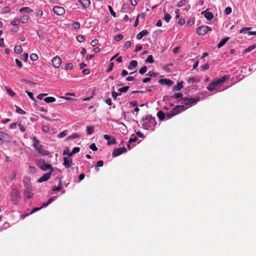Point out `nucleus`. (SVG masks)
I'll return each mask as SVG.
<instances>
[{"instance_id":"44","label":"nucleus","mask_w":256,"mask_h":256,"mask_svg":"<svg viewBox=\"0 0 256 256\" xmlns=\"http://www.w3.org/2000/svg\"><path fill=\"white\" fill-rule=\"evenodd\" d=\"M67 134H68L67 131L66 130H64L62 132H60L58 134V137L59 138H62L64 137L65 136H66Z\"/></svg>"},{"instance_id":"30","label":"nucleus","mask_w":256,"mask_h":256,"mask_svg":"<svg viewBox=\"0 0 256 256\" xmlns=\"http://www.w3.org/2000/svg\"><path fill=\"white\" fill-rule=\"evenodd\" d=\"M145 62L146 63L152 64L154 62L153 56L152 55L148 56Z\"/></svg>"},{"instance_id":"48","label":"nucleus","mask_w":256,"mask_h":256,"mask_svg":"<svg viewBox=\"0 0 256 256\" xmlns=\"http://www.w3.org/2000/svg\"><path fill=\"white\" fill-rule=\"evenodd\" d=\"M16 112L20 114H26V112L24 110H22L20 108H19L17 106H16Z\"/></svg>"},{"instance_id":"56","label":"nucleus","mask_w":256,"mask_h":256,"mask_svg":"<svg viewBox=\"0 0 256 256\" xmlns=\"http://www.w3.org/2000/svg\"><path fill=\"white\" fill-rule=\"evenodd\" d=\"M80 23L79 22H75L72 24V28L74 29H78L80 27Z\"/></svg>"},{"instance_id":"33","label":"nucleus","mask_w":256,"mask_h":256,"mask_svg":"<svg viewBox=\"0 0 256 256\" xmlns=\"http://www.w3.org/2000/svg\"><path fill=\"white\" fill-rule=\"evenodd\" d=\"M2 138L6 142H10L11 140V137H10L8 134H2Z\"/></svg>"},{"instance_id":"46","label":"nucleus","mask_w":256,"mask_h":256,"mask_svg":"<svg viewBox=\"0 0 256 256\" xmlns=\"http://www.w3.org/2000/svg\"><path fill=\"white\" fill-rule=\"evenodd\" d=\"M112 95L114 100H116L117 96H120L121 95V93H118L117 92H116L115 91H113L112 92Z\"/></svg>"},{"instance_id":"43","label":"nucleus","mask_w":256,"mask_h":256,"mask_svg":"<svg viewBox=\"0 0 256 256\" xmlns=\"http://www.w3.org/2000/svg\"><path fill=\"white\" fill-rule=\"evenodd\" d=\"M30 59L32 61H36L38 59V56L36 54H32L30 55Z\"/></svg>"},{"instance_id":"28","label":"nucleus","mask_w":256,"mask_h":256,"mask_svg":"<svg viewBox=\"0 0 256 256\" xmlns=\"http://www.w3.org/2000/svg\"><path fill=\"white\" fill-rule=\"evenodd\" d=\"M44 100L47 103L52 102L56 101V98L54 97L48 96L44 98Z\"/></svg>"},{"instance_id":"2","label":"nucleus","mask_w":256,"mask_h":256,"mask_svg":"<svg viewBox=\"0 0 256 256\" xmlns=\"http://www.w3.org/2000/svg\"><path fill=\"white\" fill-rule=\"evenodd\" d=\"M228 76H221L218 78H216L212 82H211L208 86H207V89L209 91H213L214 90L215 88L218 86H221L223 82H225V80L229 78Z\"/></svg>"},{"instance_id":"64","label":"nucleus","mask_w":256,"mask_h":256,"mask_svg":"<svg viewBox=\"0 0 256 256\" xmlns=\"http://www.w3.org/2000/svg\"><path fill=\"white\" fill-rule=\"evenodd\" d=\"M18 126L20 128V130L22 132H24L26 130L25 128L24 125L21 123L18 124Z\"/></svg>"},{"instance_id":"62","label":"nucleus","mask_w":256,"mask_h":256,"mask_svg":"<svg viewBox=\"0 0 256 256\" xmlns=\"http://www.w3.org/2000/svg\"><path fill=\"white\" fill-rule=\"evenodd\" d=\"M114 66V63L113 62H110L108 68L106 72H110V71H112V70Z\"/></svg>"},{"instance_id":"40","label":"nucleus","mask_w":256,"mask_h":256,"mask_svg":"<svg viewBox=\"0 0 256 256\" xmlns=\"http://www.w3.org/2000/svg\"><path fill=\"white\" fill-rule=\"evenodd\" d=\"M80 150V148L79 147H75L73 148L72 151L70 152V154L73 156L74 154L78 152Z\"/></svg>"},{"instance_id":"7","label":"nucleus","mask_w":256,"mask_h":256,"mask_svg":"<svg viewBox=\"0 0 256 256\" xmlns=\"http://www.w3.org/2000/svg\"><path fill=\"white\" fill-rule=\"evenodd\" d=\"M187 108L188 107L185 106L184 105H178L172 110L173 112L172 114L176 116Z\"/></svg>"},{"instance_id":"41","label":"nucleus","mask_w":256,"mask_h":256,"mask_svg":"<svg viewBox=\"0 0 256 256\" xmlns=\"http://www.w3.org/2000/svg\"><path fill=\"white\" fill-rule=\"evenodd\" d=\"M104 166V162L102 160H98L96 162V164L95 166L96 169H97V170H98V167H102Z\"/></svg>"},{"instance_id":"17","label":"nucleus","mask_w":256,"mask_h":256,"mask_svg":"<svg viewBox=\"0 0 256 256\" xmlns=\"http://www.w3.org/2000/svg\"><path fill=\"white\" fill-rule=\"evenodd\" d=\"M36 150L42 156H46L49 154L48 150H46L42 148V145H40L38 148Z\"/></svg>"},{"instance_id":"35","label":"nucleus","mask_w":256,"mask_h":256,"mask_svg":"<svg viewBox=\"0 0 256 256\" xmlns=\"http://www.w3.org/2000/svg\"><path fill=\"white\" fill-rule=\"evenodd\" d=\"M170 18H171V16L168 14V13H166L165 14H164V20L166 22H168L170 20Z\"/></svg>"},{"instance_id":"42","label":"nucleus","mask_w":256,"mask_h":256,"mask_svg":"<svg viewBox=\"0 0 256 256\" xmlns=\"http://www.w3.org/2000/svg\"><path fill=\"white\" fill-rule=\"evenodd\" d=\"M84 39L85 37L83 35L80 34L76 36V40L80 42H82L84 40Z\"/></svg>"},{"instance_id":"5","label":"nucleus","mask_w":256,"mask_h":256,"mask_svg":"<svg viewBox=\"0 0 256 256\" xmlns=\"http://www.w3.org/2000/svg\"><path fill=\"white\" fill-rule=\"evenodd\" d=\"M199 98H186V97L182 98L181 102L182 104H183L186 106H192L193 104L196 103L199 100Z\"/></svg>"},{"instance_id":"16","label":"nucleus","mask_w":256,"mask_h":256,"mask_svg":"<svg viewBox=\"0 0 256 256\" xmlns=\"http://www.w3.org/2000/svg\"><path fill=\"white\" fill-rule=\"evenodd\" d=\"M158 82L170 86L172 85L174 82L169 79L164 78L160 80Z\"/></svg>"},{"instance_id":"3","label":"nucleus","mask_w":256,"mask_h":256,"mask_svg":"<svg viewBox=\"0 0 256 256\" xmlns=\"http://www.w3.org/2000/svg\"><path fill=\"white\" fill-rule=\"evenodd\" d=\"M11 200L14 204H17L20 200V195L18 190L13 188L10 192Z\"/></svg>"},{"instance_id":"45","label":"nucleus","mask_w":256,"mask_h":256,"mask_svg":"<svg viewBox=\"0 0 256 256\" xmlns=\"http://www.w3.org/2000/svg\"><path fill=\"white\" fill-rule=\"evenodd\" d=\"M70 152H70V149L68 148H66V150L63 152L62 154L64 156L68 155L69 156H72V155L70 154Z\"/></svg>"},{"instance_id":"13","label":"nucleus","mask_w":256,"mask_h":256,"mask_svg":"<svg viewBox=\"0 0 256 256\" xmlns=\"http://www.w3.org/2000/svg\"><path fill=\"white\" fill-rule=\"evenodd\" d=\"M104 138L108 140V144L111 145L116 144V140L114 137L108 134H104Z\"/></svg>"},{"instance_id":"27","label":"nucleus","mask_w":256,"mask_h":256,"mask_svg":"<svg viewBox=\"0 0 256 256\" xmlns=\"http://www.w3.org/2000/svg\"><path fill=\"white\" fill-rule=\"evenodd\" d=\"M14 50L16 53L20 54L22 52V48L21 46L20 45H17L15 46L14 48Z\"/></svg>"},{"instance_id":"11","label":"nucleus","mask_w":256,"mask_h":256,"mask_svg":"<svg viewBox=\"0 0 256 256\" xmlns=\"http://www.w3.org/2000/svg\"><path fill=\"white\" fill-rule=\"evenodd\" d=\"M54 14L58 16H62L64 14L66 10L65 9L61 6H56L53 8Z\"/></svg>"},{"instance_id":"19","label":"nucleus","mask_w":256,"mask_h":256,"mask_svg":"<svg viewBox=\"0 0 256 256\" xmlns=\"http://www.w3.org/2000/svg\"><path fill=\"white\" fill-rule=\"evenodd\" d=\"M202 14H204V17L208 20H211L214 18V15L212 12H210L204 11L202 12Z\"/></svg>"},{"instance_id":"54","label":"nucleus","mask_w":256,"mask_h":256,"mask_svg":"<svg viewBox=\"0 0 256 256\" xmlns=\"http://www.w3.org/2000/svg\"><path fill=\"white\" fill-rule=\"evenodd\" d=\"M26 92L28 94L30 98L33 101H36L34 98V97L33 94L30 92L26 90Z\"/></svg>"},{"instance_id":"8","label":"nucleus","mask_w":256,"mask_h":256,"mask_svg":"<svg viewBox=\"0 0 256 256\" xmlns=\"http://www.w3.org/2000/svg\"><path fill=\"white\" fill-rule=\"evenodd\" d=\"M126 150L124 146L122 148H114L112 153V156L113 157L118 156L122 153L126 152Z\"/></svg>"},{"instance_id":"9","label":"nucleus","mask_w":256,"mask_h":256,"mask_svg":"<svg viewBox=\"0 0 256 256\" xmlns=\"http://www.w3.org/2000/svg\"><path fill=\"white\" fill-rule=\"evenodd\" d=\"M24 195L28 199H30L33 197L32 188H25L24 190Z\"/></svg>"},{"instance_id":"14","label":"nucleus","mask_w":256,"mask_h":256,"mask_svg":"<svg viewBox=\"0 0 256 256\" xmlns=\"http://www.w3.org/2000/svg\"><path fill=\"white\" fill-rule=\"evenodd\" d=\"M52 174V173L51 172H48L46 174H44L38 180V182H42L48 180L50 178Z\"/></svg>"},{"instance_id":"25","label":"nucleus","mask_w":256,"mask_h":256,"mask_svg":"<svg viewBox=\"0 0 256 256\" xmlns=\"http://www.w3.org/2000/svg\"><path fill=\"white\" fill-rule=\"evenodd\" d=\"M229 39V37H226L225 38H224L218 44V48H220L224 46L226 44V43L228 40Z\"/></svg>"},{"instance_id":"61","label":"nucleus","mask_w":256,"mask_h":256,"mask_svg":"<svg viewBox=\"0 0 256 256\" xmlns=\"http://www.w3.org/2000/svg\"><path fill=\"white\" fill-rule=\"evenodd\" d=\"M108 9L110 11V12L111 14L114 16V17H116V13L113 10V9L112 8L111 6H108Z\"/></svg>"},{"instance_id":"34","label":"nucleus","mask_w":256,"mask_h":256,"mask_svg":"<svg viewBox=\"0 0 256 256\" xmlns=\"http://www.w3.org/2000/svg\"><path fill=\"white\" fill-rule=\"evenodd\" d=\"M186 2H187L186 0H181L177 3L176 6L178 7H182V6H185L186 4Z\"/></svg>"},{"instance_id":"15","label":"nucleus","mask_w":256,"mask_h":256,"mask_svg":"<svg viewBox=\"0 0 256 256\" xmlns=\"http://www.w3.org/2000/svg\"><path fill=\"white\" fill-rule=\"evenodd\" d=\"M23 183L25 188H32L30 179L28 176H25L23 179Z\"/></svg>"},{"instance_id":"37","label":"nucleus","mask_w":256,"mask_h":256,"mask_svg":"<svg viewBox=\"0 0 256 256\" xmlns=\"http://www.w3.org/2000/svg\"><path fill=\"white\" fill-rule=\"evenodd\" d=\"M94 132V128L92 126H88L86 127V133L88 134H90Z\"/></svg>"},{"instance_id":"57","label":"nucleus","mask_w":256,"mask_h":256,"mask_svg":"<svg viewBox=\"0 0 256 256\" xmlns=\"http://www.w3.org/2000/svg\"><path fill=\"white\" fill-rule=\"evenodd\" d=\"M123 38V36L122 34H119L116 36L114 38V40L117 41H120Z\"/></svg>"},{"instance_id":"53","label":"nucleus","mask_w":256,"mask_h":256,"mask_svg":"<svg viewBox=\"0 0 256 256\" xmlns=\"http://www.w3.org/2000/svg\"><path fill=\"white\" fill-rule=\"evenodd\" d=\"M138 140V138L134 136H132L131 138H130L128 140V143H132V142H136Z\"/></svg>"},{"instance_id":"10","label":"nucleus","mask_w":256,"mask_h":256,"mask_svg":"<svg viewBox=\"0 0 256 256\" xmlns=\"http://www.w3.org/2000/svg\"><path fill=\"white\" fill-rule=\"evenodd\" d=\"M62 59L59 56H55L52 60L53 66L56 68H58L62 64Z\"/></svg>"},{"instance_id":"12","label":"nucleus","mask_w":256,"mask_h":256,"mask_svg":"<svg viewBox=\"0 0 256 256\" xmlns=\"http://www.w3.org/2000/svg\"><path fill=\"white\" fill-rule=\"evenodd\" d=\"M72 164L73 162L71 158H70V157L64 158L63 165L66 168H70L72 165Z\"/></svg>"},{"instance_id":"32","label":"nucleus","mask_w":256,"mask_h":256,"mask_svg":"<svg viewBox=\"0 0 256 256\" xmlns=\"http://www.w3.org/2000/svg\"><path fill=\"white\" fill-rule=\"evenodd\" d=\"M129 88L130 87L128 86H125L122 88H118V90L120 92V93L126 92L129 89Z\"/></svg>"},{"instance_id":"21","label":"nucleus","mask_w":256,"mask_h":256,"mask_svg":"<svg viewBox=\"0 0 256 256\" xmlns=\"http://www.w3.org/2000/svg\"><path fill=\"white\" fill-rule=\"evenodd\" d=\"M78 2L82 4L84 8H88L90 4V0H78Z\"/></svg>"},{"instance_id":"23","label":"nucleus","mask_w":256,"mask_h":256,"mask_svg":"<svg viewBox=\"0 0 256 256\" xmlns=\"http://www.w3.org/2000/svg\"><path fill=\"white\" fill-rule=\"evenodd\" d=\"M62 188V184L61 179H60L58 186L56 187V186H53L52 188V190L54 191H59Z\"/></svg>"},{"instance_id":"47","label":"nucleus","mask_w":256,"mask_h":256,"mask_svg":"<svg viewBox=\"0 0 256 256\" xmlns=\"http://www.w3.org/2000/svg\"><path fill=\"white\" fill-rule=\"evenodd\" d=\"M20 20L18 19H15L12 21L11 24L13 26H18L20 24Z\"/></svg>"},{"instance_id":"22","label":"nucleus","mask_w":256,"mask_h":256,"mask_svg":"<svg viewBox=\"0 0 256 256\" xmlns=\"http://www.w3.org/2000/svg\"><path fill=\"white\" fill-rule=\"evenodd\" d=\"M182 83H183L182 82H178L177 83L176 85L174 86V87H173V90H174V91L180 90L181 89H182L183 88Z\"/></svg>"},{"instance_id":"4","label":"nucleus","mask_w":256,"mask_h":256,"mask_svg":"<svg viewBox=\"0 0 256 256\" xmlns=\"http://www.w3.org/2000/svg\"><path fill=\"white\" fill-rule=\"evenodd\" d=\"M38 166L42 170L46 171L48 170H50L49 172H51L52 173L54 171V168L52 167V165L50 164H48L46 163L44 160H40L38 161Z\"/></svg>"},{"instance_id":"20","label":"nucleus","mask_w":256,"mask_h":256,"mask_svg":"<svg viewBox=\"0 0 256 256\" xmlns=\"http://www.w3.org/2000/svg\"><path fill=\"white\" fill-rule=\"evenodd\" d=\"M148 33V32L146 30H144L136 35V38L138 40H140L143 36L147 35Z\"/></svg>"},{"instance_id":"39","label":"nucleus","mask_w":256,"mask_h":256,"mask_svg":"<svg viewBox=\"0 0 256 256\" xmlns=\"http://www.w3.org/2000/svg\"><path fill=\"white\" fill-rule=\"evenodd\" d=\"M148 68L146 66H145L139 70V73L141 74H144V73L146 72Z\"/></svg>"},{"instance_id":"63","label":"nucleus","mask_w":256,"mask_h":256,"mask_svg":"<svg viewBox=\"0 0 256 256\" xmlns=\"http://www.w3.org/2000/svg\"><path fill=\"white\" fill-rule=\"evenodd\" d=\"M252 28L250 27V28H248V27H244L242 28L240 31V33H243V32H246L247 30L251 29Z\"/></svg>"},{"instance_id":"55","label":"nucleus","mask_w":256,"mask_h":256,"mask_svg":"<svg viewBox=\"0 0 256 256\" xmlns=\"http://www.w3.org/2000/svg\"><path fill=\"white\" fill-rule=\"evenodd\" d=\"M256 48V44H253L249 47H248L246 50V52H250V51Z\"/></svg>"},{"instance_id":"6","label":"nucleus","mask_w":256,"mask_h":256,"mask_svg":"<svg viewBox=\"0 0 256 256\" xmlns=\"http://www.w3.org/2000/svg\"><path fill=\"white\" fill-rule=\"evenodd\" d=\"M208 30H212V29L208 26H199L196 29V33L200 35L203 36L205 35Z\"/></svg>"},{"instance_id":"24","label":"nucleus","mask_w":256,"mask_h":256,"mask_svg":"<svg viewBox=\"0 0 256 256\" xmlns=\"http://www.w3.org/2000/svg\"><path fill=\"white\" fill-rule=\"evenodd\" d=\"M33 146L36 150L40 146V141L35 136L32 138Z\"/></svg>"},{"instance_id":"60","label":"nucleus","mask_w":256,"mask_h":256,"mask_svg":"<svg viewBox=\"0 0 256 256\" xmlns=\"http://www.w3.org/2000/svg\"><path fill=\"white\" fill-rule=\"evenodd\" d=\"M98 44V40L96 39H94V40H92L90 42L91 46L93 47L96 46Z\"/></svg>"},{"instance_id":"38","label":"nucleus","mask_w":256,"mask_h":256,"mask_svg":"<svg viewBox=\"0 0 256 256\" xmlns=\"http://www.w3.org/2000/svg\"><path fill=\"white\" fill-rule=\"evenodd\" d=\"M28 16L26 15L20 18L22 22L24 24L26 23L28 21Z\"/></svg>"},{"instance_id":"50","label":"nucleus","mask_w":256,"mask_h":256,"mask_svg":"<svg viewBox=\"0 0 256 256\" xmlns=\"http://www.w3.org/2000/svg\"><path fill=\"white\" fill-rule=\"evenodd\" d=\"M201 67H202V70H206L209 68L210 64L208 62H207L206 64L202 65Z\"/></svg>"},{"instance_id":"52","label":"nucleus","mask_w":256,"mask_h":256,"mask_svg":"<svg viewBox=\"0 0 256 256\" xmlns=\"http://www.w3.org/2000/svg\"><path fill=\"white\" fill-rule=\"evenodd\" d=\"M8 92L10 95L12 96H15V93L8 87L6 88Z\"/></svg>"},{"instance_id":"1","label":"nucleus","mask_w":256,"mask_h":256,"mask_svg":"<svg viewBox=\"0 0 256 256\" xmlns=\"http://www.w3.org/2000/svg\"><path fill=\"white\" fill-rule=\"evenodd\" d=\"M140 123L143 128L149 130H154L157 124L156 118L150 115L144 116Z\"/></svg>"},{"instance_id":"49","label":"nucleus","mask_w":256,"mask_h":256,"mask_svg":"<svg viewBox=\"0 0 256 256\" xmlns=\"http://www.w3.org/2000/svg\"><path fill=\"white\" fill-rule=\"evenodd\" d=\"M232 12V9L230 7H227L226 8L224 13L226 15L230 14Z\"/></svg>"},{"instance_id":"58","label":"nucleus","mask_w":256,"mask_h":256,"mask_svg":"<svg viewBox=\"0 0 256 256\" xmlns=\"http://www.w3.org/2000/svg\"><path fill=\"white\" fill-rule=\"evenodd\" d=\"M42 130L44 132H48L50 130V127L48 125H44L42 126Z\"/></svg>"},{"instance_id":"18","label":"nucleus","mask_w":256,"mask_h":256,"mask_svg":"<svg viewBox=\"0 0 256 256\" xmlns=\"http://www.w3.org/2000/svg\"><path fill=\"white\" fill-rule=\"evenodd\" d=\"M138 66V62L136 60H132L130 62L128 66V68L130 70H132Z\"/></svg>"},{"instance_id":"26","label":"nucleus","mask_w":256,"mask_h":256,"mask_svg":"<svg viewBox=\"0 0 256 256\" xmlns=\"http://www.w3.org/2000/svg\"><path fill=\"white\" fill-rule=\"evenodd\" d=\"M157 116L160 120H163L166 118L165 114L162 110L158 112Z\"/></svg>"},{"instance_id":"29","label":"nucleus","mask_w":256,"mask_h":256,"mask_svg":"<svg viewBox=\"0 0 256 256\" xmlns=\"http://www.w3.org/2000/svg\"><path fill=\"white\" fill-rule=\"evenodd\" d=\"M20 12H27L28 14H30L32 12H33V10H32V9H30L28 7H24V8H22L20 10Z\"/></svg>"},{"instance_id":"36","label":"nucleus","mask_w":256,"mask_h":256,"mask_svg":"<svg viewBox=\"0 0 256 256\" xmlns=\"http://www.w3.org/2000/svg\"><path fill=\"white\" fill-rule=\"evenodd\" d=\"M79 136H80L79 134H76V133H74V134H72V135L68 136L66 138V139L70 140V139L76 138L79 137Z\"/></svg>"},{"instance_id":"59","label":"nucleus","mask_w":256,"mask_h":256,"mask_svg":"<svg viewBox=\"0 0 256 256\" xmlns=\"http://www.w3.org/2000/svg\"><path fill=\"white\" fill-rule=\"evenodd\" d=\"M89 148L93 151H96L98 150V148L96 146L95 144H91Z\"/></svg>"},{"instance_id":"51","label":"nucleus","mask_w":256,"mask_h":256,"mask_svg":"<svg viewBox=\"0 0 256 256\" xmlns=\"http://www.w3.org/2000/svg\"><path fill=\"white\" fill-rule=\"evenodd\" d=\"M182 96H183V94L181 92H178V93L174 94L173 97L175 98H183Z\"/></svg>"},{"instance_id":"31","label":"nucleus","mask_w":256,"mask_h":256,"mask_svg":"<svg viewBox=\"0 0 256 256\" xmlns=\"http://www.w3.org/2000/svg\"><path fill=\"white\" fill-rule=\"evenodd\" d=\"M42 208V207H40V208H33L32 210V212L30 213V214H24L22 216V218H25L26 216H28L30 214H32L36 212H37L38 210H40Z\"/></svg>"}]
</instances>
